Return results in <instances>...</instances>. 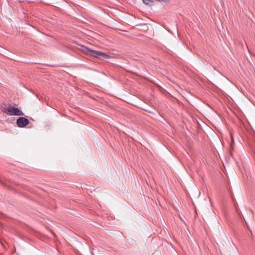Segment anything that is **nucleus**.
Returning a JSON list of instances; mask_svg holds the SVG:
<instances>
[{
    "label": "nucleus",
    "instance_id": "nucleus-1",
    "mask_svg": "<svg viewBox=\"0 0 255 255\" xmlns=\"http://www.w3.org/2000/svg\"><path fill=\"white\" fill-rule=\"evenodd\" d=\"M80 50L83 53L91 55L94 57L99 58L101 59H108L110 57L108 54L103 53L99 51L92 50L85 46L81 45Z\"/></svg>",
    "mask_w": 255,
    "mask_h": 255
},
{
    "label": "nucleus",
    "instance_id": "nucleus-2",
    "mask_svg": "<svg viewBox=\"0 0 255 255\" xmlns=\"http://www.w3.org/2000/svg\"><path fill=\"white\" fill-rule=\"evenodd\" d=\"M2 111L10 116H23L24 113L17 108L12 107L10 104L2 103L1 105Z\"/></svg>",
    "mask_w": 255,
    "mask_h": 255
},
{
    "label": "nucleus",
    "instance_id": "nucleus-3",
    "mask_svg": "<svg viewBox=\"0 0 255 255\" xmlns=\"http://www.w3.org/2000/svg\"><path fill=\"white\" fill-rule=\"evenodd\" d=\"M29 121L24 117H19L16 121V124L19 128H23L29 124Z\"/></svg>",
    "mask_w": 255,
    "mask_h": 255
},
{
    "label": "nucleus",
    "instance_id": "nucleus-4",
    "mask_svg": "<svg viewBox=\"0 0 255 255\" xmlns=\"http://www.w3.org/2000/svg\"><path fill=\"white\" fill-rule=\"evenodd\" d=\"M232 141L230 144V153L231 155H232V151L234 150L233 144H234V139H233V137H232Z\"/></svg>",
    "mask_w": 255,
    "mask_h": 255
},
{
    "label": "nucleus",
    "instance_id": "nucleus-5",
    "mask_svg": "<svg viewBox=\"0 0 255 255\" xmlns=\"http://www.w3.org/2000/svg\"><path fill=\"white\" fill-rule=\"evenodd\" d=\"M143 2L146 5H151L153 1L151 0H142Z\"/></svg>",
    "mask_w": 255,
    "mask_h": 255
}]
</instances>
